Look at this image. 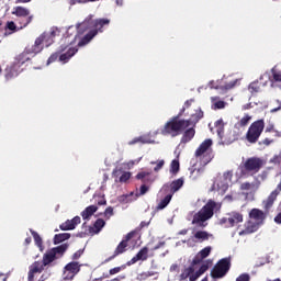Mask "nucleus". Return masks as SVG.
Segmentation results:
<instances>
[{
    "label": "nucleus",
    "mask_w": 281,
    "mask_h": 281,
    "mask_svg": "<svg viewBox=\"0 0 281 281\" xmlns=\"http://www.w3.org/2000/svg\"><path fill=\"white\" fill-rule=\"evenodd\" d=\"M109 23H111L109 19H99L94 22H91V19H86L82 23L78 24L77 34L75 35L72 34L76 32V27L69 26L67 35L61 40L59 61L64 64L69 63V59L78 53L76 44L78 47H85Z\"/></svg>",
    "instance_id": "f257e3e1"
},
{
    "label": "nucleus",
    "mask_w": 281,
    "mask_h": 281,
    "mask_svg": "<svg viewBox=\"0 0 281 281\" xmlns=\"http://www.w3.org/2000/svg\"><path fill=\"white\" fill-rule=\"evenodd\" d=\"M67 249H69V244H61L46 251L43 255L42 261H35L30 266L27 281H34L35 273H43V271H45V267H49L52 262H55V260L63 258Z\"/></svg>",
    "instance_id": "f03ea898"
},
{
    "label": "nucleus",
    "mask_w": 281,
    "mask_h": 281,
    "mask_svg": "<svg viewBox=\"0 0 281 281\" xmlns=\"http://www.w3.org/2000/svg\"><path fill=\"white\" fill-rule=\"evenodd\" d=\"M201 119H203V111H201V109L195 110V113L191 115L190 121H181L179 117H173L165 124L162 133L165 135H171V137H177V135L184 128H188L190 124H196Z\"/></svg>",
    "instance_id": "7ed1b4c3"
},
{
    "label": "nucleus",
    "mask_w": 281,
    "mask_h": 281,
    "mask_svg": "<svg viewBox=\"0 0 281 281\" xmlns=\"http://www.w3.org/2000/svg\"><path fill=\"white\" fill-rule=\"evenodd\" d=\"M214 212H221V203L209 200L207 203L193 215L192 225H199L200 227H205L203 223L210 221L214 216Z\"/></svg>",
    "instance_id": "20e7f679"
},
{
    "label": "nucleus",
    "mask_w": 281,
    "mask_h": 281,
    "mask_svg": "<svg viewBox=\"0 0 281 281\" xmlns=\"http://www.w3.org/2000/svg\"><path fill=\"white\" fill-rule=\"evenodd\" d=\"M232 269V257H226L220 259L213 269L211 270V278L213 280H221V278H225L229 270Z\"/></svg>",
    "instance_id": "39448f33"
},
{
    "label": "nucleus",
    "mask_w": 281,
    "mask_h": 281,
    "mask_svg": "<svg viewBox=\"0 0 281 281\" xmlns=\"http://www.w3.org/2000/svg\"><path fill=\"white\" fill-rule=\"evenodd\" d=\"M30 56H32V54L27 52V48H25V50L15 58L13 65L5 69L7 80H10V78H14V76H19V74H21V65H25V63L30 60Z\"/></svg>",
    "instance_id": "423d86ee"
},
{
    "label": "nucleus",
    "mask_w": 281,
    "mask_h": 281,
    "mask_svg": "<svg viewBox=\"0 0 281 281\" xmlns=\"http://www.w3.org/2000/svg\"><path fill=\"white\" fill-rule=\"evenodd\" d=\"M11 14H13V16H16L20 30L27 27V25H30L34 20V15L30 12V9L24 7H13L11 10Z\"/></svg>",
    "instance_id": "0eeeda50"
},
{
    "label": "nucleus",
    "mask_w": 281,
    "mask_h": 281,
    "mask_svg": "<svg viewBox=\"0 0 281 281\" xmlns=\"http://www.w3.org/2000/svg\"><path fill=\"white\" fill-rule=\"evenodd\" d=\"M135 236H137V231L130 232L123 238V240H121L120 244L116 246L113 255H111L103 261V265L111 262V260H115V258H117V256H122V254H126V251H128V243H131V240H133V238H135Z\"/></svg>",
    "instance_id": "6e6552de"
},
{
    "label": "nucleus",
    "mask_w": 281,
    "mask_h": 281,
    "mask_svg": "<svg viewBox=\"0 0 281 281\" xmlns=\"http://www.w3.org/2000/svg\"><path fill=\"white\" fill-rule=\"evenodd\" d=\"M265 166V160L260 157H250L241 166V175H247V172H252L256 175L260 172V169Z\"/></svg>",
    "instance_id": "1a4fd4ad"
},
{
    "label": "nucleus",
    "mask_w": 281,
    "mask_h": 281,
    "mask_svg": "<svg viewBox=\"0 0 281 281\" xmlns=\"http://www.w3.org/2000/svg\"><path fill=\"white\" fill-rule=\"evenodd\" d=\"M243 213L237 212V211H232L226 214L225 217H222L220 220V225L223 227H235V225H238V223H243Z\"/></svg>",
    "instance_id": "9d476101"
},
{
    "label": "nucleus",
    "mask_w": 281,
    "mask_h": 281,
    "mask_svg": "<svg viewBox=\"0 0 281 281\" xmlns=\"http://www.w3.org/2000/svg\"><path fill=\"white\" fill-rule=\"evenodd\" d=\"M262 131H265V121L259 120L254 122L248 128V132L246 135L248 142H257L260 135H262Z\"/></svg>",
    "instance_id": "9b49d317"
},
{
    "label": "nucleus",
    "mask_w": 281,
    "mask_h": 281,
    "mask_svg": "<svg viewBox=\"0 0 281 281\" xmlns=\"http://www.w3.org/2000/svg\"><path fill=\"white\" fill-rule=\"evenodd\" d=\"M80 273V262L71 261L64 267V280H74Z\"/></svg>",
    "instance_id": "f8f14e48"
},
{
    "label": "nucleus",
    "mask_w": 281,
    "mask_h": 281,
    "mask_svg": "<svg viewBox=\"0 0 281 281\" xmlns=\"http://www.w3.org/2000/svg\"><path fill=\"white\" fill-rule=\"evenodd\" d=\"M281 192V182L277 186L276 190H273L270 195L263 200L262 205L265 212L269 213V211L273 207V203H276V199H278V194Z\"/></svg>",
    "instance_id": "ddd939ff"
},
{
    "label": "nucleus",
    "mask_w": 281,
    "mask_h": 281,
    "mask_svg": "<svg viewBox=\"0 0 281 281\" xmlns=\"http://www.w3.org/2000/svg\"><path fill=\"white\" fill-rule=\"evenodd\" d=\"M249 218H251V221H255L257 225H262V223H265V220L267 218V215L260 209H252L249 212Z\"/></svg>",
    "instance_id": "4468645a"
},
{
    "label": "nucleus",
    "mask_w": 281,
    "mask_h": 281,
    "mask_svg": "<svg viewBox=\"0 0 281 281\" xmlns=\"http://www.w3.org/2000/svg\"><path fill=\"white\" fill-rule=\"evenodd\" d=\"M80 216H75L72 220H67L65 223L60 224L59 228L61 232H69L76 229L77 225H80Z\"/></svg>",
    "instance_id": "2eb2a0df"
},
{
    "label": "nucleus",
    "mask_w": 281,
    "mask_h": 281,
    "mask_svg": "<svg viewBox=\"0 0 281 281\" xmlns=\"http://www.w3.org/2000/svg\"><path fill=\"white\" fill-rule=\"evenodd\" d=\"M43 37H37L35 40L34 45L27 46L26 47V52H29V54H31V56H36V54H41V52H43Z\"/></svg>",
    "instance_id": "dca6fc26"
},
{
    "label": "nucleus",
    "mask_w": 281,
    "mask_h": 281,
    "mask_svg": "<svg viewBox=\"0 0 281 281\" xmlns=\"http://www.w3.org/2000/svg\"><path fill=\"white\" fill-rule=\"evenodd\" d=\"M57 32V29H53L50 32L43 33L42 35L38 36V38H42V44L44 45V47H49V45L54 43V36H56Z\"/></svg>",
    "instance_id": "f3484780"
},
{
    "label": "nucleus",
    "mask_w": 281,
    "mask_h": 281,
    "mask_svg": "<svg viewBox=\"0 0 281 281\" xmlns=\"http://www.w3.org/2000/svg\"><path fill=\"white\" fill-rule=\"evenodd\" d=\"M207 153H212V142L202 143L195 150V157H203Z\"/></svg>",
    "instance_id": "a211bd4d"
},
{
    "label": "nucleus",
    "mask_w": 281,
    "mask_h": 281,
    "mask_svg": "<svg viewBox=\"0 0 281 281\" xmlns=\"http://www.w3.org/2000/svg\"><path fill=\"white\" fill-rule=\"evenodd\" d=\"M113 177L119 178L120 183H126L131 179V172L122 171V168L113 170Z\"/></svg>",
    "instance_id": "6ab92c4d"
},
{
    "label": "nucleus",
    "mask_w": 281,
    "mask_h": 281,
    "mask_svg": "<svg viewBox=\"0 0 281 281\" xmlns=\"http://www.w3.org/2000/svg\"><path fill=\"white\" fill-rule=\"evenodd\" d=\"M106 225V222H104V220L102 218H98L93 226L89 227V234H91L92 236L95 234H100V232H102V228Z\"/></svg>",
    "instance_id": "aec40b11"
},
{
    "label": "nucleus",
    "mask_w": 281,
    "mask_h": 281,
    "mask_svg": "<svg viewBox=\"0 0 281 281\" xmlns=\"http://www.w3.org/2000/svg\"><path fill=\"white\" fill-rule=\"evenodd\" d=\"M212 234L207 233L206 231H196L193 235L195 243H205L212 238Z\"/></svg>",
    "instance_id": "412c9836"
},
{
    "label": "nucleus",
    "mask_w": 281,
    "mask_h": 281,
    "mask_svg": "<svg viewBox=\"0 0 281 281\" xmlns=\"http://www.w3.org/2000/svg\"><path fill=\"white\" fill-rule=\"evenodd\" d=\"M139 260H148V247H143L136 256H134L131 260L132 265H135V262H139Z\"/></svg>",
    "instance_id": "4be33fe9"
},
{
    "label": "nucleus",
    "mask_w": 281,
    "mask_h": 281,
    "mask_svg": "<svg viewBox=\"0 0 281 281\" xmlns=\"http://www.w3.org/2000/svg\"><path fill=\"white\" fill-rule=\"evenodd\" d=\"M170 193L169 194H175L176 192H179V190H181V188H183V178H179L177 180H173L170 186Z\"/></svg>",
    "instance_id": "5701e85b"
},
{
    "label": "nucleus",
    "mask_w": 281,
    "mask_h": 281,
    "mask_svg": "<svg viewBox=\"0 0 281 281\" xmlns=\"http://www.w3.org/2000/svg\"><path fill=\"white\" fill-rule=\"evenodd\" d=\"M94 212H98V206L90 205V206L86 207L81 212V216H82L83 221H89L91 218V216H93Z\"/></svg>",
    "instance_id": "b1692460"
},
{
    "label": "nucleus",
    "mask_w": 281,
    "mask_h": 281,
    "mask_svg": "<svg viewBox=\"0 0 281 281\" xmlns=\"http://www.w3.org/2000/svg\"><path fill=\"white\" fill-rule=\"evenodd\" d=\"M71 238V234L69 233H60L54 236V245H60V243H65V240H69Z\"/></svg>",
    "instance_id": "393cba45"
},
{
    "label": "nucleus",
    "mask_w": 281,
    "mask_h": 281,
    "mask_svg": "<svg viewBox=\"0 0 281 281\" xmlns=\"http://www.w3.org/2000/svg\"><path fill=\"white\" fill-rule=\"evenodd\" d=\"M35 245L38 247L40 251H44L45 247L43 246V238L36 233V231L31 229Z\"/></svg>",
    "instance_id": "a878e982"
},
{
    "label": "nucleus",
    "mask_w": 281,
    "mask_h": 281,
    "mask_svg": "<svg viewBox=\"0 0 281 281\" xmlns=\"http://www.w3.org/2000/svg\"><path fill=\"white\" fill-rule=\"evenodd\" d=\"M170 201H172V194H167L156 206V210H166L168 205L170 204Z\"/></svg>",
    "instance_id": "bb28decb"
},
{
    "label": "nucleus",
    "mask_w": 281,
    "mask_h": 281,
    "mask_svg": "<svg viewBox=\"0 0 281 281\" xmlns=\"http://www.w3.org/2000/svg\"><path fill=\"white\" fill-rule=\"evenodd\" d=\"M214 126L216 128V133H217L218 137L222 138L223 132L225 131V124L223 123V119L217 120L214 123Z\"/></svg>",
    "instance_id": "cd10ccee"
},
{
    "label": "nucleus",
    "mask_w": 281,
    "mask_h": 281,
    "mask_svg": "<svg viewBox=\"0 0 281 281\" xmlns=\"http://www.w3.org/2000/svg\"><path fill=\"white\" fill-rule=\"evenodd\" d=\"M195 131L194 128L190 127L188 128L184 134H183V138H182V142H190L194 138V135H195Z\"/></svg>",
    "instance_id": "c85d7f7f"
},
{
    "label": "nucleus",
    "mask_w": 281,
    "mask_h": 281,
    "mask_svg": "<svg viewBox=\"0 0 281 281\" xmlns=\"http://www.w3.org/2000/svg\"><path fill=\"white\" fill-rule=\"evenodd\" d=\"M213 109H225V102L220 100L218 97L211 98Z\"/></svg>",
    "instance_id": "c756f323"
},
{
    "label": "nucleus",
    "mask_w": 281,
    "mask_h": 281,
    "mask_svg": "<svg viewBox=\"0 0 281 281\" xmlns=\"http://www.w3.org/2000/svg\"><path fill=\"white\" fill-rule=\"evenodd\" d=\"M124 269H126L125 265L114 267V268L109 270V274H103V278H109L110 276H116V273H120L121 271H124Z\"/></svg>",
    "instance_id": "7c9ffc66"
},
{
    "label": "nucleus",
    "mask_w": 281,
    "mask_h": 281,
    "mask_svg": "<svg viewBox=\"0 0 281 281\" xmlns=\"http://www.w3.org/2000/svg\"><path fill=\"white\" fill-rule=\"evenodd\" d=\"M192 273H194V268L190 266L182 271V273L180 274V280H188V278H190Z\"/></svg>",
    "instance_id": "2f4dec72"
},
{
    "label": "nucleus",
    "mask_w": 281,
    "mask_h": 281,
    "mask_svg": "<svg viewBox=\"0 0 281 281\" xmlns=\"http://www.w3.org/2000/svg\"><path fill=\"white\" fill-rule=\"evenodd\" d=\"M180 170L179 160L173 159L170 165V173L171 175H178Z\"/></svg>",
    "instance_id": "473e14b6"
},
{
    "label": "nucleus",
    "mask_w": 281,
    "mask_h": 281,
    "mask_svg": "<svg viewBox=\"0 0 281 281\" xmlns=\"http://www.w3.org/2000/svg\"><path fill=\"white\" fill-rule=\"evenodd\" d=\"M148 177H150V173L146 171H142L136 175V179L142 181V183H148Z\"/></svg>",
    "instance_id": "72a5a7b5"
},
{
    "label": "nucleus",
    "mask_w": 281,
    "mask_h": 281,
    "mask_svg": "<svg viewBox=\"0 0 281 281\" xmlns=\"http://www.w3.org/2000/svg\"><path fill=\"white\" fill-rule=\"evenodd\" d=\"M157 272L155 271H146L138 274L137 280L145 281L148 280V278H153Z\"/></svg>",
    "instance_id": "f704fd0d"
},
{
    "label": "nucleus",
    "mask_w": 281,
    "mask_h": 281,
    "mask_svg": "<svg viewBox=\"0 0 281 281\" xmlns=\"http://www.w3.org/2000/svg\"><path fill=\"white\" fill-rule=\"evenodd\" d=\"M214 159V153L210 151L202 157V166H207Z\"/></svg>",
    "instance_id": "c9c22d12"
},
{
    "label": "nucleus",
    "mask_w": 281,
    "mask_h": 281,
    "mask_svg": "<svg viewBox=\"0 0 281 281\" xmlns=\"http://www.w3.org/2000/svg\"><path fill=\"white\" fill-rule=\"evenodd\" d=\"M251 122V115L246 114L244 117L240 119V121L235 124V126L238 128V126H247Z\"/></svg>",
    "instance_id": "e433bc0d"
},
{
    "label": "nucleus",
    "mask_w": 281,
    "mask_h": 281,
    "mask_svg": "<svg viewBox=\"0 0 281 281\" xmlns=\"http://www.w3.org/2000/svg\"><path fill=\"white\" fill-rule=\"evenodd\" d=\"M210 254H212L211 246H206L198 252V255L201 256L203 260H205V258H207V256H210Z\"/></svg>",
    "instance_id": "4c0bfd02"
},
{
    "label": "nucleus",
    "mask_w": 281,
    "mask_h": 281,
    "mask_svg": "<svg viewBox=\"0 0 281 281\" xmlns=\"http://www.w3.org/2000/svg\"><path fill=\"white\" fill-rule=\"evenodd\" d=\"M20 27H21V24L16 26V24L13 21L7 22V30H10L11 33L19 32V30H22Z\"/></svg>",
    "instance_id": "58836bf2"
},
{
    "label": "nucleus",
    "mask_w": 281,
    "mask_h": 281,
    "mask_svg": "<svg viewBox=\"0 0 281 281\" xmlns=\"http://www.w3.org/2000/svg\"><path fill=\"white\" fill-rule=\"evenodd\" d=\"M248 91H250V93H258V91H260V85H258V81L251 82L248 87Z\"/></svg>",
    "instance_id": "ea45409f"
},
{
    "label": "nucleus",
    "mask_w": 281,
    "mask_h": 281,
    "mask_svg": "<svg viewBox=\"0 0 281 281\" xmlns=\"http://www.w3.org/2000/svg\"><path fill=\"white\" fill-rule=\"evenodd\" d=\"M203 262V258L201 256H199V254L193 258L192 262H191V267L194 269V267H196V265H201Z\"/></svg>",
    "instance_id": "a19ab883"
},
{
    "label": "nucleus",
    "mask_w": 281,
    "mask_h": 281,
    "mask_svg": "<svg viewBox=\"0 0 281 281\" xmlns=\"http://www.w3.org/2000/svg\"><path fill=\"white\" fill-rule=\"evenodd\" d=\"M236 281H251L249 273H241L236 278Z\"/></svg>",
    "instance_id": "79ce46f5"
},
{
    "label": "nucleus",
    "mask_w": 281,
    "mask_h": 281,
    "mask_svg": "<svg viewBox=\"0 0 281 281\" xmlns=\"http://www.w3.org/2000/svg\"><path fill=\"white\" fill-rule=\"evenodd\" d=\"M251 188H254V184H251L250 182H244L240 184V190L243 191H249L251 190Z\"/></svg>",
    "instance_id": "37998d69"
},
{
    "label": "nucleus",
    "mask_w": 281,
    "mask_h": 281,
    "mask_svg": "<svg viewBox=\"0 0 281 281\" xmlns=\"http://www.w3.org/2000/svg\"><path fill=\"white\" fill-rule=\"evenodd\" d=\"M207 269H210V265L207 263H203L199 270L196 271L200 276H203V273H205V271H207Z\"/></svg>",
    "instance_id": "c03bdc74"
},
{
    "label": "nucleus",
    "mask_w": 281,
    "mask_h": 281,
    "mask_svg": "<svg viewBox=\"0 0 281 281\" xmlns=\"http://www.w3.org/2000/svg\"><path fill=\"white\" fill-rule=\"evenodd\" d=\"M270 164H277L278 166H280V164H281V153L279 154V156L278 155L273 156L270 159Z\"/></svg>",
    "instance_id": "a18cd8bd"
},
{
    "label": "nucleus",
    "mask_w": 281,
    "mask_h": 281,
    "mask_svg": "<svg viewBox=\"0 0 281 281\" xmlns=\"http://www.w3.org/2000/svg\"><path fill=\"white\" fill-rule=\"evenodd\" d=\"M146 192H148V186L142 184L140 191H139V193H136V196H144V194H146Z\"/></svg>",
    "instance_id": "49530a36"
},
{
    "label": "nucleus",
    "mask_w": 281,
    "mask_h": 281,
    "mask_svg": "<svg viewBox=\"0 0 281 281\" xmlns=\"http://www.w3.org/2000/svg\"><path fill=\"white\" fill-rule=\"evenodd\" d=\"M104 216H105V218H111V216H113V207L112 206H109L105 209Z\"/></svg>",
    "instance_id": "de8ad7c7"
},
{
    "label": "nucleus",
    "mask_w": 281,
    "mask_h": 281,
    "mask_svg": "<svg viewBox=\"0 0 281 281\" xmlns=\"http://www.w3.org/2000/svg\"><path fill=\"white\" fill-rule=\"evenodd\" d=\"M238 85V79H234L233 81L226 83L225 89H234Z\"/></svg>",
    "instance_id": "09e8293b"
},
{
    "label": "nucleus",
    "mask_w": 281,
    "mask_h": 281,
    "mask_svg": "<svg viewBox=\"0 0 281 281\" xmlns=\"http://www.w3.org/2000/svg\"><path fill=\"white\" fill-rule=\"evenodd\" d=\"M165 164H166V161L159 160L158 164L156 165V167L154 168L155 172H159V170H161L164 168Z\"/></svg>",
    "instance_id": "8fccbe9b"
},
{
    "label": "nucleus",
    "mask_w": 281,
    "mask_h": 281,
    "mask_svg": "<svg viewBox=\"0 0 281 281\" xmlns=\"http://www.w3.org/2000/svg\"><path fill=\"white\" fill-rule=\"evenodd\" d=\"M233 177H234V172H232V171L224 172L225 181H232Z\"/></svg>",
    "instance_id": "3c124183"
},
{
    "label": "nucleus",
    "mask_w": 281,
    "mask_h": 281,
    "mask_svg": "<svg viewBox=\"0 0 281 281\" xmlns=\"http://www.w3.org/2000/svg\"><path fill=\"white\" fill-rule=\"evenodd\" d=\"M199 278H201V274L195 271L189 277V281H196Z\"/></svg>",
    "instance_id": "603ef678"
},
{
    "label": "nucleus",
    "mask_w": 281,
    "mask_h": 281,
    "mask_svg": "<svg viewBox=\"0 0 281 281\" xmlns=\"http://www.w3.org/2000/svg\"><path fill=\"white\" fill-rule=\"evenodd\" d=\"M55 60H58V53L53 54L48 60H47V65H52V63H54Z\"/></svg>",
    "instance_id": "864d4df0"
},
{
    "label": "nucleus",
    "mask_w": 281,
    "mask_h": 281,
    "mask_svg": "<svg viewBox=\"0 0 281 281\" xmlns=\"http://www.w3.org/2000/svg\"><path fill=\"white\" fill-rule=\"evenodd\" d=\"M83 251L82 250H77L74 255H72V260H78L81 256H82Z\"/></svg>",
    "instance_id": "5fc2aeb1"
},
{
    "label": "nucleus",
    "mask_w": 281,
    "mask_h": 281,
    "mask_svg": "<svg viewBox=\"0 0 281 281\" xmlns=\"http://www.w3.org/2000/svg\"><path fill=\"white\" fill-rule=\"evenodd\" d=\"M91 0H70V5H76V3H89Z\"/></svg>",
    "instance_id": "6e6d98bb"
},
{
    "label": "nucleus",
    "mask_w": 281,
    "mask_h": 281,
    "mask_svg": "<svg viewBox=\"0 0 281 281\" xmlns=\"http://www.w3.org/2000/svg\"><path fill=\"white\" fill-rule=\"evenodd\" d=\"M164 245H166V241H160L159 244H157V245L154 247V251H157V249H161V247H164Z\"/></svg>",
    "instance_id": "4d7b16f0"
},
{
    "label": "nucleus",
    "mask_w": 281,
    "mask_h": 281,
    "mask_svg": "<svg viewBox=\"0 0 281 281\" xmlns=\"http://www.w3.org/2000/svg\"><path fill=\"white\" fill-rule=\"evenodd\" d=\"M122 280H126V276H119V277H116L114 279H111L109 281H122Z\"/></svg>",
    "instance_id": "13d9d810"
},
{
    "label": "nucleus",
    "mask_w": 281,
    "mask_h": 281,
    "mask_svg": "<svg viewBox=\"0 0 281 281\" xmlns=\"http://www.w3.org/2000/svg\"><path fill=\"white\" fill-rule=\"evenodd\" d=\"M274 223H278V225H281V212L274 217Z\"/></svg>",
    "instance_id": "bf43d9fd"
},
{
    "label": "nucleus",
    "mask_w": 281,
    "mask_h": 281,
    "mask_svg": "<svg viewBox=\"0 0 281 281\" xmlns=\"http://www.w3.org/2000/svg\"><path fill=\"white\" fill-rule=\"evenodd\" d=\"M98 205H106V200L104 198H100Z\"/></svg>",
    "instance_id": "052dcab7"
},
{
    "label": "nucleus",
    "mask_w": 281,
    "mask_h": 281,
    "mask_svg": "<svg viewBox=\"0 0 281 281\" xmlns=\"http://www.w3.org/2000/svg\"><path fill=\"white\" fill-rule=\"evenodd\" d=\"M281 110V103H279V105L272 110H270V113H278V111Z\"/></svg>",
    "instance_id": "680f3d73"
},
{
    "label": "nucleus",
    "mask_w": 281,
    "mask_h": 281,
    "mask_svg": "<svg viewBox=\"0 0 281 281\" xmlns=\"http://www.w3.org/2000/svg\"><path fill=\"white\" fill-rule=\"evenodd\" d=\"M149 223L147 222H140L139 229H144V227H148Z\"/></svg>",
    "instance_id": "e2e57ef3"
},
{
    "label": "nucleus",
    "mask_w": 281,
    "mask_h": 281,
    "mask_svg": "<svg viewBox=\"0 0 281 281\" xmlns=\"http://www.w3.org/2000/svg\"><path fill=\"white\" fill-rule=\"evenodd\" d=\"M268 79V80H271V77L269 76V74L268 72H266V74H263L262 76H261V79Z\"/></svg>",
    "instance_id": "0e129e2a"
},
{
    "label": "nucleus",
    "mask_w": 281,
    "mask_h": 281,
    "mask_svg": "<svg viewBox=\"0 0 281 281\" xmlns=\"http://www.w3.org/2000/svg\"><path fill=\"white\" fill-rule=\"evenodd\" d=\"M24 243L25 245H30L32 243V237H26Z\"/></svg>",
    "instance_id": "69168bd1"
},
{
    "label": "nucleus",
    "mask_w": 281,
    "mask_h": 281,
    "mask_svg": "<svg viewBox=\"0 0 281 281\" xmlns=\"http://www.w3.org/2000/svg\"><path fill=\"white\" fill-rule=\"evenodd\" d=\"M32 0H16V3H30Z\"/></svg>",
    "instance_id": "338daca9"
},
{
    "label": "nucleus",
    "mask_w": 281,
    "mask_h": 281,
    "mask_svg": "<svg viewBox=\"0 0 281 281\" xmlns=\"http://www.w3.org/2000/svg\"><path fill=\"white\" fill-rule=\"evenodd\" d=\"M128 196H131V195H123V196H121V201H126V199H128Z\"/></svg>",
    "instance_id": "774afa93"
}]
</instances>
